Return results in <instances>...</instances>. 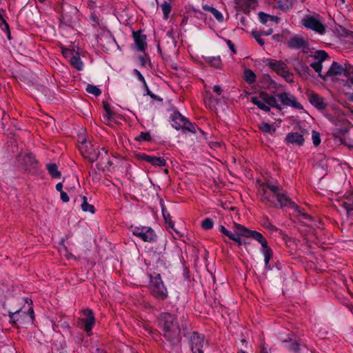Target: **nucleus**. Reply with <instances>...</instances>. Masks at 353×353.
<instances>
[{"instance_id":"19","label":"nucleus","mask_w":353,"mask_h":353,"mask_svg":"<svg viewBox=\"0 0 353 353\" xmlns=\"http://www.w3.org/2000/svg\"><path fill=\"white\" fill-rule=\"evenodd\" d=\"M138 157L140 159L148 162L152 165L161 167L166 165V161L163 157H152L147 154H139Z\"/></svg>"},{"instance_id":"64","label":"nucleus","mask_w":353,"mask_h":353,"mask_svg":"<svg viewBox=\"0 0 353 353\" xmlns=\"http://www.w3.org/2000/svg\"><path fill=\"white\" fill-rule=\"evenodd\" d=\"M350 310L353 312V305L350 307Z\"/></svg>"},{"instance_id":"36","label":"nucleus","mask_w":353,"mask_h":353,"mask_svg":"<svg viewBox=\"0 0 353 353\" xmlns=\"http://www.w3.org/2000/svg\"><path fill=\"white\" fill-rule=\"evenodd\" d=\"M164 19H168L171 12V6L169 3L165 1L161 6Z\"/></svg>"},{"instance_id":"52","label":"nucleus","mask_w":353,"mask_h":353,"mask_svg":"<svg viewBox=\"0 0 353 353\" xmlns=\"http://www.w3.org/2000/svg\"><path fill=\"white\" fill-rule=\"evenodd\" d=\"M60 194L61 199L63 202L66 203L69 201V196L66 192H65L64 191H61V192H60Z\"/></svg>"},{"instance_id":"33","label":"nucleus","mask_w":353,"mask_h":353,"mask_svg":"<svg viewBox=\"0 0 353 353\" xmlns=\"http://www.w3.org/2000/svg\"><path fill=\"white\" fill-rule=\"evenodd\" d=\"M236 225H239V226H241V227H245L244 225H242L241 224H239V223H234V225H233V230L234 231V232L236 233V237L234 238V239L233 240L234 241H235L237 244H238V246H241V245H244L245 247L247 245V244H248V243L245 242V241H243L240 236H243L242 234H239L236 230Z\"/></svg>"},{"instance_id":"17","label":"nucleus","mask_w":353,"mask_h":353,"mask_svg":"<svg viewBox=\"0 0 353 353\" xmlns=\"http://www.w3.org/2000/svg\"><path fill=\"white\" fill-rule=\"evenodd\" d=\"M310 103L319 110H323L327 108V104L324 101V99L318 94L312 92L307 94Z\"/></svg>"},{"instance_id":"5","label":"nucleus","mask_w":353,"mask_h":353,"mask_svg":"<svg viewBox=\"0 0 353 353\" xmlns=\"http://www.w3.org/2000/svg\"><path fill=\"white\" fill-rule=\"evenodd\" d=\"M263 63L278 75L283 77L287 82L292 83L294 81L293 74L290 71L287 64L283 61L266 59L263 60Z\"/></svg>"},{"instance_id":"14","label":"nucleus","mask_w":353,"mask_h":353,"mask_svg":"<svg viewBox=\"0 0 353 353\" xmlns=\"http://www.w3.org/2000/svg\"><path fill=\"white\" fill-rule=\"evenodd\" d=\"M83 314L84 318L80 319L79 323H81V327L85 332L89 333L92 331L95 323L94 312L90 309H85L83 311Z\"/></svg>"},{"instance_id":"60","label":"nucleus","mask_w":353,"mask_h":353,"mask_svg":"<svg viewBox=\"0 0 353 353\" xmlns=\"http://www.w3.org/2000/svg\"><path fill=\"white\" fill-rule=\"evenodd\" d=\"M345 145L350 148H353V141L350 143H346Z\"/></svg>"},{"instance_id":"8","label":"nucleus","mask_w":353,"mask_h":353,"mask_svg":"<svg viewBox=\"0 0 353 353\" xmlns=\"http://www.w3.org/2000/svg\"><path fill=\"white\" fill-rule=\"evenodd\" d=\"M130 231L134 235L144 242H153L157 239V235L153 229L148 226H133L130 228Z\"/></svg>"},{"instance_id":"61","label":"nucleus","mask_w":353,"mask_h":353,"mask_svg":"<svg viewBox=\"0 0 353 353\" xmlns=\"http://www.w3.org/2000/svg\"><path fill=\"white\" fill-rule=\"evenodd\" d=\"M140 60H141V61L142 65H145V59H144L143 57H141V58L140 59Z\"/></svg>"},{"instance_id":"28","label":"nucleus","mask_w":353,"mask_h":353,"mask_svg":"<svg viewBox=\"0 0 353 353\" xmlns=\"http://www.w3.org/2000/svg\"><path fill=\"white\" fill-rule=\"evenodd\" d=\"M202 8L205 11L211 12L219 21H222L223 20V14L216 8L208 5H203Z\"/></svg>"},{"instance_id":"2","label":"nucleus","mask_w":353,"mask_h":353,"mask_svg":"<svg viewBox=\"0 0 353 353\" xmlns=\"http://www.w3.org/2000/svg\"><path fill=\"white\" fill-rule=\"evenodd\" d=\"M282 187L270 181L263 183L262 202L269 203L275 208L290 207L299 211V207L285 194L282 192Z\"/></svg>"},{"instance_id":"24","label":"nucleus","mask_w":353,"mask_h":353,"mask_svg":"<svg viewBox=\"0 0 353 353\" xmlns=\"http://www.w3.org/2000/svg\"><path fill=\"white\" fill-rule=\"evenodd\" d=\"M288 45L292 48L299 49L305 48L307 43L301 37H294L289 40Z\"/></svg>"},{"instance_id":"46","label":"nucleus","mask_w":353,"mask_h":353,"mask_svg":"<svg viewBox=\"0 0 353 353\" xmlns=\"http://www.w3.org/2000/svg\"><path fill=\"white\" fill-rule=\"evenodd\" d=\"M151 137L150 133L148 132H141V134L135 138L136 141H150Z\"/></svg>"},{"instance_id":"57","label":"nucleus","mask_w":353,"mask_h":353,"mask_svg":"<svg viewBox=\"0 0 353 353\" xmlns=\"http://www.w3.org/2000/svg\"><path fill=\"white\" fill-rule=\"evenodd\" d=\"M144 329L145 331H147L148 333H150V334H155V332L152 330V328L149 326V325H145L144 326Z\"/></svg>"},{"instance_id":"37","label":"nucleus","mask_w":353,"mask_h":353,"mask_svg":"<svg viewBox=\"0 0 353 353\" xmlns=\"http://www.w3.org/2000/svg\"><path fill=\"white\" fill-rule=\"evenodd\" d=\"M327 57V53L324 50H317L314 55V59L317 60L316 61H319L321 63Z\"/></svg>"},{"instance_id":"42","label":"nucleus","mask_w":353,"mask_h":353,"mask_svg":"<svg viewBox=\"0 0 353 353\" xmlns=\"http://www.w3.org/2000/svg\"><path fill=\"white\" fill-rule=\"evenodd\" d=\"M213 225H214V222L213 221L210 219V218H206L202 222H201V227L204 229V230H210L211 228H213Z\"/></svg>"},{"instance_id":"41","label":"nucleus","mask_w":353,"mask_h":353,"mask_svg":"<svg viewBox=\"0 0 353 353\" xmlns=\"http://www.w3.org/2000/svg\"><path fill=\"white\" fill-rule=\"evenodd\" d=\"M259 129L265 133H271L272 131L275 132V128H272L271 125L268 123H262L259 125Z\"/></svg>"},{"instance_id":"38","label":"nucleus","mask_w":353,"mask_h":353,"mask_svg":"<svg viewBox=\"0 0 353 353\" xmlns=\"http://www.w3.org/2000/svg\"><path fill=\"white\" fill-rule=\"evenodd\" d=\"M85 90L88 93L92 94L95 97H98L101 94V90L93 85L88 84Z\"/></svg>"},{"instance_id":"20","label":"nucleus","mask_w":353,"mask_h":353,"mask_svg":"<svg viewBox=\"0 0 353 353\" xmlns=\"http://www.w3.org/2000/svg\"><path fill=\"white\" fill-rule=\"evenodd\" d=\"M132 36L139 50L143 52L147 46L146 36L141 31H133Z\"/></svg>"},{"instance_id":"13","label":"nucleus","mask_w":353,"mask_h":353,"mask_svg":"<svg viewBox=\"0 0 353 353\" xmlns=\"http://www.w3.org/2000/svg\"><path fill=\"white\" fill-rule=\"evenodd\" d=\"M284 106H290L297 110H303V105L299 103L296 98L289 92H281L276 96Z\"/></svg>"},{"instance_id":"30","label":"nucleus","mask_w":353,"mask_h":353,"mask_svg":"<svg viewBox=\"0 0 353 353\" xmlns=\"http://www.w3.org/2000/svg\"><path fill=\"white\" fill-rule=\"evenodd\" d=\"M46 168L52 178L59 179L61 177V172L58 170L56 163H48L46 165Z\"/></svg>"},{"instance_id":"62","label":"nucleus","mask_w":353,"mask_h":353,"mask_svg":"<svg viewBox=\"0 0 353 353\" xmlns=\"http://www.w3.org/2000/svg\"><path fill=\"white\" fill-rule=\"evenodd\" d=\"M148 94H150L151 96V97H154V96L153 94H150L148 89Z\"/></svg>"},{"instance_id":"55","label":"nucleus","mask_w":353,"mask_h":353,"mask_svg":"<svg viewBox=\"0 0 353 353\" xmlns=\"http://www.w3.org/2000/svg\"><path fill=\"white\" fill-rule=\"evenodd\" d=\"M213 91L217 94L220 95L222 92V88L220 85H216L213 87Z\"/></svg>"},{"instance_id":"58","label":"nucleus","mask_w":353,"mask_h":353,"mask_svg":"<svg viewBox=\"0 0 353 353\" xmlns=\"http://www.w3.org/2000/svg\"><path fill=\"white\" fill-rule=\"evenodd\" d=\"M272 32H273L272 29L270 28V29L268 30L267 31H261L260 32L262 33L263 35L268 36V35H270L272 33Z\"/></svg>"},{"instance_id":"18","label":"nucleus","mask_w":353,"mask_h":353,"mask_svg":"<svg viewBox=\"0 0 353 353\" xmlns=\"http://www.w3.org/2000/svg\"><path fill=\"white\" fill-rule=\"evenodd\" d=\"M97 161V166L99 169L105 170L111 166L112 161L110 160V157L108 154V150L104 148H101V155Z\"/></svg>"},{"instance_id":"21","label":"nucleus","mask_w":353,"mask_h":353,"mask_svg":"<svg viewBox=\"0 0 353 353\" xmlns=\"http://www.w3.org/2000/svg\"><path fill=\"white\" fill-rule=\"evenodd\" d=\"M285 141L288 143L303 145L305 139L303 138V135L299 132H290L287 134Z\"/></svg>"},{"instance_id":"53","label":"nucleus","mask_w":353,"mask_h":353,"mask_svg":"<svg viewBox=\"0 0 353 353\" xmlns=\"http://www.w3.org/2000/svg\"><path fill=\"white\" fill-rule=\"evenodd\" d=\"M261 353H270V351L268 350V345L265 343L261 344Z\"/></svg>"},{"instance_id":"39","label":"nucleus","mask_w":353,"mask_h":353,"mask_svg":"<svg viewBox=\"0 0 353 353\" xmlns=\"http://www.w3.org/2000/svg\"><path fill=\"white\" fill-rule=\"evenodd\" d=\"M219 231L223 234L225 235V236H228L230 239L231 240H234V238L236 237V233L234 232H232L230 231H229L228 229H226L223 225H220L219 226Z\"/></svg>"},{"instance_id":"10","label":"nucleus","mask_w":353,"mask_h":353,"mask_svg":"<svg viewBox=\"0 0 353 353\" xmlns=\"http://www.w3.org/2000/svg\"><path fill=\"white\" fill-rule=\"evenodd\" d=\"M80 150L83 157L92 163L99 160L101 152V148H94L92 145L86 142L82 143Z\"/></svg>"},{"instance_id":"34","label":"nucleus","mask_w":353,"mask_h":353,"mask_svg":"<svg viewBox=\"0 0 353 353\" xmlns=\"http://www.w3.org/2000/svg\"><path fill=\"white\" fill-rule=\"evenodd\" d=\"M83 203L81 204V209L84 212H89L91 213L94 212V207L92 205H90L87 201V198L85 196H83Z\"/></svg>"},{"instance_id":"43","label":"nucleus","mask_w":353,"mask_h":353,"mask_svg":"<svg viewBox=\"0 0 353 353\" xmlns=\"http://www.w3.org/2000/svg\"><path fill=\"white\" fill-rule=\"evenodd\" d=\"M312 139L313 144L315 146H318L321 143L320 134L316 130H313L312 132Z\"/></svg>"},{"instance_id":"12","label":"nucleus","mask_w":353,"mask_h":353,"mask_svg":"<svg viewBox=\"0 0 353 353\" xmlns=\"http://www.w3.org/2000/svg\"><path fill=\"white\" fill-rule=\"evenodd\" d=\"M30 315L26 312H22L21 309L17 310L14 312H9L10 322L12 324H17L18 323H23L26 321V319H29L30 321H32L34 319V311L32 307H30L28 310Z\"/></svg>"},{"instance_id":"29","label":"nucleus","mask_w":353,"mask_h":353,"mask_svg":"<svg viewBox=\"0 0 353 353\" xmlns=\"http://www.w3.org/2000/svg\"><path fill=\"white\" fill-rule=\"evenodd\" d=\"M3 12L2 9H0V28L1 29L6 32L7 37L9 40L11 39V34L10 31V28L6 21L3 17Z\"/></svg>"},{"instance_id":"54","label":"nucleus","mask_w":353,"mask_h":353,"mask_svg":"<svg viewBox=\"0 0 353 353\" xmlns=\"http://www.w3.org/2000/svg\"><path fill=\"white\" fill-rule=\"evenodd\" d=\"M62 54L64 57H68L70 54H72V52L69 49L62 48Z\"/></svg>"},{"instance_id":"40","label":"nucleus","mask_w":353,"mask_h":353,"mask_svg":"<svg viewBox=\"0 0 353 353\" xmlns=\"http://www.w3.org/2000/svg\"><path fill=\"white\" fill-rule=\"evenodd\" d=\"M297 212V215L301 217L305 224H309L312 221V217L307 213L303 212L300 209L295 210Z\"/></svg>"},{"instance_id":"6","label":"nucleus","mask_w":353,"mask_h":353,"mask_svg":"<svg viewBox=\"0 0 353 353\" xmlns=\"http://www.w3.org/2000/svg\"><path fill=\"white\" fill-rule=\"evenodd\" d=\"M150 290L152 296L158 300H165L168 296L167 288L163 284L159 274L151 276Z\"/></svg>"},{"instance_id":"56","label":"nucleus","mask_w":353,"mask_h":353,"mask_svg":"<svg viewBox=\"0 0 353 353\" xmlns=\"http://www.w3.org/2000/svg\"><path fill=\"white\" fill-rule=\"evenodd\" d=\"M134 72L136 73V74L137 75V77L139 79V81L143 82L144 83H145V79H144V77H143V75L141 74V72L137 70H134Z\"/></svg>"},{"instance_id":"49","label":"nucleus","mask_w":353,"mask_h":353,"mask_svg":"<svg viewBox=\"0 0 353 353\" xmlns=\"http://www.w3.org/2000/svg\"><path fill=\"white\" fill-rule=\"evenodd\" d=\"M162 213H163V216L164 217V219L165 221V223H168L170 227L173 228L174 223H173V221H171L170 214H168V215H166V214H165V211L163 210L162 211Z\"/></svg>"},{"instance_id":"44","label":"nucleus","mask_w":353,"mask_h":353,"mask_svg":"<svg viewBox=\"0 0 353 353\" xmlns=\"http://www.w3.org/2000/svg\"><path fill=\"white\" fill-rule=\"evenodd\" d=\"M23 161L26 165H32L36 162V159L34 156L32 154H26L23 157Z\"/></svg>"},{"instance_id":"51","label":"nucleus","mask_w":353,"mask_h":353,"mask_svg":"<svg viewBox=\"0 0 353 353\" xmlns=\"http://www.w3.org/2000/svg\"><path fill=\"white\" fill-rule=\"evenodd\" d=\"M263 225L265 227H266L267 228H269L272 230H276V228L270 223V222L269 221V220L268 219H265V221L263 223Z\"/></svg>"},{"instance_id":"15","label":"nucleus","mask_w":353,"mask_h":353,"mask_svg":"<svg viewBox=\"0 0 353 353\" xmlns=\"http://www.w3.org/2000/svg\"><path fill=\"white\" fill-rule=\"evenodd\" d=\"M341 205L346 211L349 217H353V192L345 193L341 201Z\"/></svg>"},{"instance_id":"31","label":"nucleus","mask_w":353,"mask_h":353,"mask_svg":"<svg viewBox=\"0 0 353 353\" xmlns=\"http://www.w3.org/2000/svg\"><path fill=\"white\" fill-rule=\"evenodd\" d=\"M243 79L249 84H252L256 81V74L250 69H245L243 72Z\"/></svg>"},{"instance_id":"11","label":"nucleus","mask_w":353,"mask_h":353,"mask_svg":"<svg viewBox=\"0 0 353 353\" xmlns=\"http://www.w3.org/2000/svg\"><path fill=\"white\" fill-rule=\"evenodd\" d=\"M189 343L192 353H203L202 348L205 345V336L196 332L190 334Z\"/></svg>"},{"instance_id":"22","label":"nucleus","mask_w":353,"mask_h":353,"mask_svg":"<svg viewBox=\"0 0 353 353\" xmlns=\"http://www.w3.org/2000/svg\"><path fill=\"white\" fill-rule=\"evenodd\" d=\"M296 0H276L274 8L283 12H288L292 9Z\"/></svg>"},{"instance_id":"9","label":"nucleus","mask_w":353,"mask_h":353,"mask_svg":"<svg viewBox=\"0 0 353 353\" xmlns=\"http://www.w3.org/2000/svg\"><path fill=\"white\" fill-rule=\"evenodd\" d=\"M302 24L307 29L323 34L325 32V27L320 20L314 16H307L302 19Z\"/></svg>"},{"instance_id":"63","label":"nucleus","mask_w":353,"mask_h":353,"mask_svg":"<svg viewBox=\"0 0 353 353\" xmlns=\"http://www.w3.org/2000/svg\"><path fill=\"white\" fill-rule=\"evenodd\" d=\"M238 353H246L245 351L241 350L238 352Z\"/></svg>"},{"instance_id":"4","label":"nucleus","mask_w":353,"mask_h":353,"mask_svg":"<svg viewBox=\"0 0 353 353\" xmlns=\"http://www.w3.org/2000/svg\"><path fill=\"white\" fill-rule=\"evenodd\" d=\"M341 75H344L353 83V66L350 64L341 65L334 61L325 74H319V77L325 81H327L330 77Z\"/></svg>"},{"instance_id":"35","label":"nucleus","mask_w":353,"mask_h":353,"mask_svg":"<svg viewBox=\"0 0 353 353\" xmlns=\"http://www.w3.org/2000/svg\"><path fill=\"white\" fill-rule=\"evenodd\" d=\"M208 63L212 65V67L215 68H221L222 62L221 60L220 57H210L208 60Z\"/></svg>"},{"instance_id":"59","label":"nucleus","mask_w":353,"mask_h":353,"mask_svg":"<svg viewBox=\"0 0 353 353\" xmlns=\"http://www.w3.org/2000/svg\"><path fill=\"white\" fill-rule=\"evenodd\" d=\"M63 188V184L62 183H58L57 185H56V189L57 191H59V192H61V191H63L62 190Z\"/></svg>"},{"instance_id":"3","label":"nucleus","mask_w":353,"mask_h":353,"mask_svg":"<svg viewBox=\"0 0 353 353\" xmlns=\"http://www.w3.org/2000/svg\"><path fill=\"white\" fill-rule=\"evenodd\" d=\"M236 231L245 238H252L258 241L263 248L262 252L264 256L265 268L269 269L270 268V261L272 258L273 252L272 249L268 246V242L263 234L257 231L251 230L245 227L236 225Z\"/></svg>"},{"instance_id":"50","label":"nucleus","mask_w":353,"mask_h":353,"mask_svg":"<svg viewBox=\"0 0 353 353\" xmlns=\"http://www.w3.org/2000/svg\"><path fill=\"white\" fill-rule=\"evenodd\" d=\"M226 43L228 45V46L229 47V48L231 50V51L233 52V54H236V50L235 46L233 44V43L232 42V41L227 40L226 41Z\"/></svg>"},{"instance_id":"23","label":"nucleus","mask_w":353,"mask_h":353,"mask_svg":"<svg viewBox=\"0 0 353 353\" xmlns=\"http://www.w3.org/2000/svg\"><path fill=\"white\" fill-rule=\"evenodd\" d=\"M260 98L265 102L267 105L275 108L279 110L282 109L274 96L269 95L268 93L263 92L260 94Z\"/></svg>"},{"instance_id":"7","label":"nucleus","mask_w":353,"mask_h":353,"mask_svg":"<svg viewBox=\"0 0 353 353\" xmlns=\"http://www.w3.org/2000/svg\"><path fill=\"white\" fill-rule=\"evenodd\" d=\"M172 125L176 130H187L193 133L196 132V126L181 115L179 112H174L171 115Z\"/></svg>"},{"instance_id":"48","label":"nucleus","mask_w":353,"mask_h":353,"mask_svg":"<svg viewBox=\"0 0 353 353\" xmlns=\"http://www.w3.org/2000/svg\"><path fill=\"white\" fill-rule=\"evenodd\" d=\"M310 66L315 70V72H318L319 74H321L322 70V63L319 61H315L310 64Z\"/></svg>"},{"instance_id":"1","label":"nucleus","mask_w":353,"mask_h":353,"mask_svg":"<svg viewBox=\"0 0 353 353\" xmlns=\"http://www.w3.org/2000/svg\"><path fill=\"white\" fill-rule=\"evenodd\" d=\"M160 334L172 346H176L181 341V328L186 326L182 321L179 324L177 316L169 312H161L157 319Z\"/></svg>"},{"instance_id":"26","label":"nucleus","mask_w":353,"mask_h":353,"mask_svg":"<svg viewBox=\"0 0 353 353\" xmlns=\"http://www.w3.org/2000/svg\"><path fill=\"white\" fill-rule=\"evenodd\" d=\"M250 101L252 103L256 105L259 109L267 112L270 111V107L266 105L265 102L261 98H260V97H252Z\"/></svg>"},{"instance_id":"27","label":"nucleus","mask_w":353,"mask_h":353,"mask_svg":"<svg viewBox=\"0 0 353 353\" xmlns=\"http://www.w3.org/2000/svg\"><path fill=\"white\" fill-rule=\"evenodd\" d=\"M257 0H235L236 6L243 11H248L252 4L256 3Z\"/></svg>"},{"instance_id":"25","label":"nucleus","mask_w":353,"mask_h":353,"mask_svg":"<svg viewBox=\"0 0 353 353\" xmlns=\"http://www.w3.org/2000/svg\"><path fill=\"white\" fill-rule=\"evenodd\" d=\"M258 15L259 21L263 24H265L268 21H274L276 23H278L279 21V18L278 17L270 15L263 12H259Z\"/></svg>"},{"instance_id":"45","label":"nucleus","mask_w":353,"mask_h":353,"mask_svg":"<svg viewBox=\"0 0 353 353\" xmlns=\"http://www.w3.org/2000/svg\"><path fill=\"white\" fill-rule=\"evenodd\" d=\"M252 34L261 46H263L265 44L263 39H261V36H263L262 33L257 31H253Z\"/></svg>"},{"instance_id":"32","label":"nucleus","mask_w":353,"mask_h":353,"mask_svg":"<svg viewBox=\"0 0 353 353\" xmlns=\"http://www.w3.org/2000/svg\"><path fill=\"white\" fill-rule=\"evenodd\" d=\"M70 64L77 70H81L83 67V63L79 56L73 55L70 60Z\"/></svg>"},{"instance_id":"47","label":"nucleus","mask_w":353,"mask_h":353,"mask_svg":"<svg viewBox=\"0 0 353 353\" xmlns=\"http://www.w3.org/2000/svg\"><path fill=\"white\" fill-rule=\"evenodd\" d=\"M104 109L105 110L106 114L103 116V119L105 121H109L112 118V111L108 104L104 105Z\"/></svg>"},{"instance_id":"16","label":"nucleus","mask_w":353,"mask_h":353,"mask_svg":"<svg viewBox=\"0 0 353 353\" xmlns=\"http://www.w3.org/2000/svg\"><path fill=\"white\" fill-rule=\"evenodd\" d=\"M282 343L286 344V347L289 350L294 353H307V347L305 345H301L297 341H293L290 337H287L285 339H282Z\"/></svg>"}]
</instances>
